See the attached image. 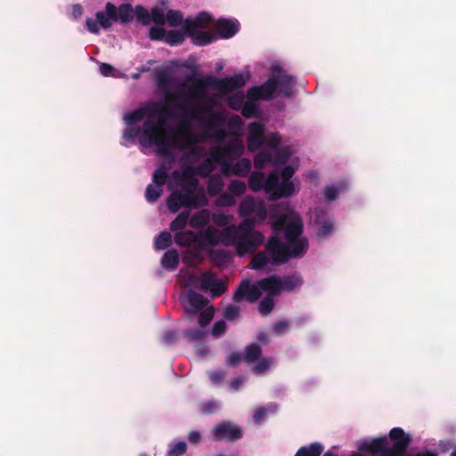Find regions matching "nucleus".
I'll list each match as a JSON object with an SVG mask.
<instances>
[{
    "mask_svg": "<svg viewBox=\"0 0 456 456\" xmlns=\"http://www.w3.org/2000/svg\"><path fill=\"white\" fill-rule=\"evenodd\" d=\"M277 232H283L286 242H282L277 236L269 238L266 250L276 265L287 263L290 258L303 256L308 249V240L302 237L303 221L299 215L280 216L273 224Z\"/></svg>",
    "mask_w": 456,
    "mask_h": 456,
    "instance_id": "nucleus-1",
    "label": "nucleus"
},
{
    "mask_svg": "<svg viewBox=\"0 0 456 456\" xmlns=\"http://www.w3.org/2000/svg\"><path fill=\"white\" fill-rule=\"evenodd\" d=\"M185 130V124H178L176 127H172L168 123H164L162 119H149L144 120L142 127L127 126L124 130L123 138L130 143H134L138 137L139 142L142 146L154 145L159 155L167 157L172 154L171 147L175 146V137Z\"/></svg>",
    "mask_w": 456,
    "mask_h": 456,
    "instance_id": "nucleus-2",
    "label": "nucleus"
},
{
    "mask_svg": "<svg viewBox=\"0 0 456 456\" xmlns=\"http://www.w3.org/2000/svg\"><path fill=\"white\" fill-rule=\"evenodd\" d=\"M191 85L183 83L180 89L174 93H167L166 99L169 101L181 102V104L172 106V111L180 117L181 120L198 119L201 112L210 111L215 105V100L206 92L205 98H195L191 95Z\"/></svg>",
    "mask_w": 456,
    "mask_h": 456,
    "instance_id": "nucleus-3",
    "label": "nucleus"
},
{
    "mask_svg": "<svg viewBox=\"0 0 456 456\" xmlns=\"http://www.w3.org/2000/svg\"><path fill=\"white\" fill-rule=\"evenodd\" d=\"M246 84V78L242 74H235L229 77L217 78L214 76L208 75L201 77H192L191 95L195 98H205L206 89L214 87L217 90L227 94L243 87Z\"/></svg>",
    "mask_w": 456,
    "mask_h": 456,
    "instance_id": "nucleus-4",
    "label": "nucleus"
},
{
    "mask_svg": "<svg viewBox=\"0 0 456 456\" xmlns=\"http://www.w3.org/2000/svg\"><path fill=\"white\" fill-rule=\"evenodd\" d=\"M176 116V113L172 111V106L167 102H149L141 108L126 113L124 116L125 122L127 126H134L142 121L144 118L145 120L162 119L164 123H167V119Z\"/></svg>",
    "mask_w": 456,
    "mask_h": 456,
    "instance_id": "nucleus-5",
    "label": "nucleus"
},
{
    "mask_svg": "<svg viewBox=\"0 0 456 456\" xmlns=\"http://www.w3.org/2000/svg\"><path fill=\"white\" fill-rule=\"evenodd\" d=\"M178 124H185V132H181L175 137V146L171 147L172 150H178L179 151H186L188 158L200 159L203 158L207 152L202 146H197L199 140L198 137L191 132V124L188 120H180Z\"/></svg>",
    "mask_w": 456,
    "mask_h": 456,
    "instance_id": "nucleus-6",
    "label": "nucleus"
},
{
    "mask_svg": "<svg viewBox=\"0 0 456 456\" xmlns=\"http://www.w3.org/2000/svg\"><path fill=\"white\" fill-rule=\"evenodd\" d=\"M208 204V199L203 189H200L197 194L174 191L167 200V206L170 212L176 213L182 207L202 208Z\"/></svg>",
    "mask_w": 456,
    "mask_h": 456,
    "instance_id": "nucleus-7",
    "label": "nucleus"
},
{
    "mask_svg": "<svg viewBox=\"0 0 456 456\" xmlns=\"http://www.w3.org/2000/svg\"><path fill=\"white\" fill-rule=\"evenodd\" d=\"M265 192L270 200L290 197L295 191L293 183H282L280 181V174L273 171L265 178Z\"/></svg>",
    "mask_w": 456,
    "mask_h": 456,
    "instance_id": "nucleus-8",
    "label": "nucleus"
},
{
    "mask_svg": "<svg viewBox=\"0 0 456 456\" xmlns=\"http://www.w3.org/2000/svg\"><path fill=\"white\" fill-rule=\"evenodd\" d=\"M231 239V245H235L239 256L253 253L263 244L264 235L260 232L236 235Z\"/></svg>",
    "mask_w": 456,
    "mask_h": 456,
    "instance_id": "nucleus-9",
    "label": "nucleus"
},
{
    "mask_svg": "<svg viewBox=\"0 0 456 456\" xmlns=\"http://www.w3.org/2000/svg\"><path fill=\"white\" fill-rule=\"evenodd\" d=\"M215 441L235 442L242 437L241 428L235 423L223 420L217 423L213 430Z\"/></svg>",
    "mask_w": 456,
    "mask_h": 456,
    "instance_id": "nucleus-10",
    "label": "nucleus"
},
{
    "mask_svg": "<svg viewBox=\"0 0 456 456\" xmlns=\"http://www.w3.org/2000/svg\"><path fill=\"white\" fill-rule=\"evenodd\" d=\"M276 90V76L273 75L262 85L250 87L247 92V99L268 101L273 97Z\"/></svg>",
    "mask_w": 456,
    "mask_h": 456,
    "instance_id": "nucleus-11",
    "label": "nucleus"
},
{
    "mask_svg": "<svg viewBox=\"0 0 456 456\" xmlns=\"http://www.w3.org/2000/svg\"><path fill=\"white\" fill-rule=\"evenodd\" d=\"M199 289L204 292L210 291L212 297L222 296L227 289L225 284L217 280L212 272H205L200 274Z\"/></svg>",
    "mask_w": 456,
    "mask_h": 456,
    "instance_id": "nucleus-12",
    "label": "nucleus"
},
{
    "mask_svg": "<svg viewBox=\"0 0 456 456\" xmlns=\"http://www.w3.org/2000/svg\"><path fill=\"white\" fill-rule=\"evenodd\" d=\"M389 437L394 444L387 452L395 456H404L411 443V437L402 428H392L389 432Z\"/></svg>",
    "mask_w": 456,
    "mask_h": 456,
    "instance_id": "nucleus-13",
    "label": "nucleus"
},
{
    "mask_svg": "<svg viewBox=\"0 0 456 456\" xmlns=\"http://www.w3.org/2000/svg\"><path fill=\"white\" fill-rule=\"evenodd\" d=\"M231 245V239L225 234V229L219 231L213 226H208L199 234V244L201 246H216L219 243Z\"/></svg>",
    "mask_w": 456,
    "mask_h": 456,
    "instance_id": "nucleus-14",
    "label": "nucleus"
},
{
    "mask_svg": "<svg viewBox=\"0 0 456 456\" xmlns=\"http://www.w3.org/2000/svg\"><path fill=\"white\" fill-rule=\"evenodd\" d=\"M273 75L276 76L277 89H279V94L289 98L292 96L295 86V77L291 75H288L279 66L272 67Z\"/></svg>",
    "mask_w": 456,
    "mask_h": 456,
    "instance_id": "nucleus-15",
    "label": "nucleus"
},
{
    "mask_svg": "<svg viewBox=\"0 0 456 456\" xmlns=\"http://www.w3.org/2000/svg\"><path fill=\"white\" fill-rule=\"evenodd\" d=\"M262 293L260 291L257 282L256 284H250L248 281H242L238 286L236 291L233 294L232 299L234 302H241L246 299L247 301L253 303L256 302Z\"/></svg>",
    "mask_w": 456,
    "mask_h": 456,
    "instance_id": "nucleus-16",
    "label": "nucleus"
},
{
    "mask_svg": "<svg viewBox=\"0 0 456 456\" xmlns=\"http://www.w3.org/2000/svg\"><path fill=\"white\" fill-rule=\"evenodd\" d=\"M105 12L112 20H120L122 23H128L134 18V9L131 4H120L118 8L109 2L105 5Z\"/></svg>",
    "mask_w": 456,
    "mask_h": 456,
    "instance_id": "nucleus-17",
    "label": "nucleus"
},
{
    "mask_svg": "<svg viewBox=\"0 0 456 456\" xmlns=\"http://www.w3.org/2000/svg\"><path fill=\"white\" fill-rule=\"evenodd\" d=\"M313 221L318 225V238L325 239L330 235L334 230L333 221L328 216L327 211L321 208H316L313 211Z\"/></svg>",
    "mask_w": 456,
    "mask_h": 456,
    "instance_id": "nucleus-18",
    "label": "nucleus"
},
{
    "mask_svg": "<svg viewBox=\"0 0 456 456\" xmlns=\"http://www.w3.org/2000/svg\"><path fill=\"white\" fill-rule=\"evenodd\" d=\"M251 169V160L247 158L240 159L235 164L232 161L224 163L222 168V175L224 176H230L232 175L245 177L247 176Z\"/></svg>",
    "mask_w": 456,
    "mask_h": 456,
    "instance_id": "nucleus-19",
    "label": "nucleus"
},
{
    "mask_svg": "<svg viewBox=\"0 0 456 456\" xmlns=\"http://www.w3.org/2000/svg\"><path fill=\"white\" fill-rule=\"evenodd\" d=\"M187 303L184 305V312L188 318H193L200 310L204 309L208 300L201 294L190 289L187 292Z\"/></svg>",
    "mask_w": 456,
    "mask_h": 456,
    "instance_id": "nucleus-20",
    "label": "nucleus"
},
{
    "mask_svg": "<svg viewBox=\"0 0 456 456\" xmlns=\"http://www.w3.org/2000/svg\"><path fill=\"white\" fill-rule=\"evenodd\" d=\"M265 143V126L260 122L248 125V150L256 151Z\"/></svg>",
    "mask_w": 456,
    "mask_h": 456,
    "instance_id": "nucleus-21",
    "label": "nucleus"
},
{
    "mask_svg": "<svg viewBox=\"0 0 456 456\" xmlns=\"http://www.w3.org/2000/svg\"><path fill=\"white\" fill-rule=\"evenodd\" d=\"M215 30L220 38H231L240 30V22L235 19H219L215 24Z\"/></svg>",
    "mask_w": 456,
    "mask_h": 456,
    "instance_id": "nucleus-22",
    "label": "nucleus"
},
{
    "mask_svg": "<svg viewBox=\"0 0 456 456\" xmlns=\"http://www.w3.org/2000/svg\"><path fill=\"white\" fill-rule=\"evenodd\" d=\"M260 291H266L269 296H278L281 292V277L278 275H270L266 278L257 281Z\"/></svg>",
    "mask_w": 456,
    "mask_h": 456,
    "instance_id": "nucleus-23",
    "label": "nucleus"
},
{
    "mask_svg": "<svg viewBox=\"0 0 456 456\" xmlns=\"http://www.w3.org/2000/svg\"><path fill=\"white\" fill-rule=\"evenodd\" d=\"M255 220L251 218H245L240 222L238 226L231 225L225 228V234L230 238H234L236 235L253 233Z\"/></svg>",
    "mask_w": 456,
    "mask_h": 456,
    "instance_id": "nucleus-24",
    "label": "nucleus"
},
{
    "mask_svg": "<svg viewBox=\"0 0 456 456\" xmlns=\"http://www.w3.org/2000/svg\"><path fill=\"white\" fill-rule=\"evenodd\" d=\"M226 159L233 161L244 153V144L240 139L234 138L229 141L224 147Z\"/></svg>",
    "mask_w": 456,
    "mask_h": 456,
    "instance_id": "nucleus-25",
    "label": "nucleus"
},
{
    "mask_svg": "<svg viewBox=\"0 0 456 456\" xmlns=\"http://www.w3.org/2000/svg\"><path fill=\"white\" fill-rule=\"evenodd\" d=\"M212 20V17L209 13L206 12H200L194 20L186 19L183 21V30L191 31L194 28H206Z\"/></svg>",
    "mask_w": 456,
    "mask_h": 456,
    "instance_id": "nucleus-26",
    "label": "nucleus"
},
{
    "mask_svg": "<svg viewBox=\"0 0 456 456\" xmlns=\"http://www.w3.org/2000/svg\"><path fill=\"white\" fill-rule=\"evenodd\" d=\"M184 32L191 37L192 44L198 46L208 45L215 39L213 34L198 28H194L191 31L184 30Z\"/></svg>",
    "mask_w": 456,
    "mask_h": 456,
    "instance_id": "nucleus-27",
    "label": "nucleus"
},
{
    "mask_svg": "<svg viewBox=\"0 0 456 456\" xmlns=\"http://www.w3.org/2000/svg\"><path fill=\"white\" fill-rule=\"evenodd\" d=\"M175 242L181 247H188L192 243H199V235L191 230L178 232L174 236Z\"/></svg>",
    "mask_w": 456,
    "mask_h": 456,
    "instance_id": "nucleus-28",
    "label": "nucleus"
},
{
    "mask_svg": "<svg viewBox=\"0 0 456 456\" xmlns=\"http://www.w3.org/2000/svg\"><path fill=\"white\" fill-rule=\"evenodd\" d=\"M262 347L257 343H251L245 347L243 361L247 363H253L262 356Z\"/></svg>",
    "mask_w": 456,
    "mask_h": 456,
    "instance_id": "nucleus-29",
    "label": "nucleus"
},
{
    "mask_svg": "<svg viewBox=\"0 0 456 456\" xmlns=\"http://www.w3.org/2000/svg\"><path fill=\"white\" fill-rule=\"evenodd\" d=\"M224 183L221 175L214 174L208 177L207 190L210 196L218 195L224 189Z\"/></svg>",
    "mask_w": 456,
    "mask_h": 456,
    "instance_id": "nucleus-30",
    "label": "nucleus"
},
{
    "mask_svg": "<svg viewBox=\"0 0 456 456\" xmlns=\"http://www.w3.org/2000/svg\"><path fill=\"white\" fill-rule=\"evenodd\" d=\"M179 265V255L176 249L167 250L161 258V265L169 271L177 268Z\"/></svg>",
    "mask_w": 456,
    "mask_h": 456,
    "instance_id": "nucleus-31",
    "label": "nucleus"
},
{
    "mask_svg": "<svg viewBox=\"0 0 456 456\" xmlns=\"http://www.w3.org/2000/svg\"><path fill=\"white\" fill-rule=\"evenodd\" d=\"M387 444L386 436L375 438L370 443L368 451L371 453H381L383 456H395L387 452L389 449L387 448Z\"/></svg>",
    "mask_w": 456,
    "mask_h": 456,
    "instance_id": "nucleus-32",
    "label": "nucleus"
},
{
    "mask_svg": "<svg viewBox=\"0 0 456 456\" xmlns=\"http://www.w3.org/2000/svg\"><path fill=\"white\" fill-rule=\"evenodd\" d=\"M281 291H292L303 284V280L300 275L294 273L281 278Z\"/></svg>",
    "mask_w": 456,
    "mask_h": 456,
    "instance_id": "nucleus-33",
    "label": "nucleus"
},
{
    "mask_svg": "<svg viewBox=\"0 0 456 456\" xmlns=\"http://www.w3.org/2000/svg\"><path fill=\"white\" fill-rule=\"evenodd\" d=\"M269 262L274 264L272 260L271 255L265 251L256 254L250 262V267L254 270L263 269Z\"/></svg>",
    "mask_w": 456,
    "mask_h": 456,
    "instance_id": "nucleus-34",
    "label": "nucleus"
},
{
    "mask_svg": "<svg viewBox=\"0 0 456 456\" xmlns=\"http://www.w3.org/2000/svg\"><path fill=\"white\" fill-rule=\"evenodd\" d=\"M258 203L259 200H256L251 197H246L240 205L239 215L243 217L252 216Z\"/></svg>",
    "mask_w": 456,
    "mask_h": 456,
    "instance_id": "nucleus-35",
    "label": "nucleus"
},
{
    "mask_svg": "<svg viewBox=\"0 0 456 456\" xmlns=\"http://www.w3.org/2000/svg\"><path fill=\"white\" fill-rule=\"evenodd\" d=\"M324 447L320 443H312L309 446H302L296 452L295 456H320Z\"/></svg>",
    "mask_w": 456,
    "mask_h": 456,
    "instance_id": "nucleus-36",
    "label": "nucleus"
},
{
    "mask_svg": "<svg viewBox=\"0 0 456 456\" xmlns=\"http://www.w3.org/2000/svg\"><path fill=\"white\" fill-rule=\"evenodd\" d=\"M265 175L260 171L253 172L248 178V187L253 191H260L265 187Z\"/></svg>",
    "mask_w": 456,
    "mask_h": 456,
    "instance_id": "nucleus-37",
    "label": "nucleus"
},
{
    "mask_svg": "<svg viewBox=\"0 0 456 456\" xmlns=\"http://www.w3.org/2000/svg\"><path fill=\"white\" fill-rule=\"evenodd\" d=\"M224 124V118L221 114L214 113L209 117L208 119V126L209 128H212L214 126H219L214 133V135L216 138L222 140L224 137V131L221 127Z\"/></svg>",
    "mask_w": 456,
    "mask_h": 456,
    "instance_id": "nucleus-38",
    "label": "nucleus"
},
{
    "mask_svg": "<svg viewBox=\"0 0 456 456\" xmlns=\"http://www.w3.org/2000/svg\"><path fill=\"white\" fill-rule=\"evenodd\" d=\"M190 218L188 211L181 212L170 224L169 228L172 232H183Z\"/></svg>",
    "mask_w": 456,
    "mask_h": 456,
    "instance_id": "nucleus-39",
    "label": "nucleus"
},
{
    "mask_svg": "<svg viewBox=\"0 0 456 456\" xmlns=\"http://www.w3.org/2000/svg\"><path fill=\"white\" fill-rule=\"evenodd\" d=\"M207 159L216 165L220 164L221 169L223 168V165L229 160L226 159L224 151L223 148H219L217 146L212 147L208 151V156Z\"/></svg>",
    "mask_w": 456,
    "mask_h": 456,
    "instance_id": "nucleus-40",
    "label": "nucleus"
},
{
    "mask_svg": "<svg viewBox=\"0 0 456 456\" xmlns=\"http://www.w3.org/2000/svg\"><path fill=\"white\" fill-rule=\"evenodd\" d=\"M185 36L187 35L183 28L182 30H169L167 31L165 42L172 46L179 45L184 41Z\"/></svg>",
    "mask_w": 456,
    "mask_h": 456,
    "instance_id": "nucleus-41",
    "label": "nucleus"
},
{
    "mask_svg": "<svg viewBox=\"0 0 456 456\" xmlns=\"http://www.w3.org/2000/svg\"><path fill=\"white\" fill-rule=\"evenodd\" d=\"M256 100L248 99L246 103L244 104L241 114L246 118H251L258 117L259 108L258 105L255 102Z\"/></svg>",
    "mask_w": 456,
    "mask_h": 456,
    "instance_id": "nucleus-42",
    "label": "nucleus"
},
{
    "mask_svg": "<svg viewBox=\"0 0 456 456\" xmlns=\"http://www.w3.org/2000/svg\"><path fill=\"white\" fill-rule=\"evenodd\" d=\"M211 260L218 265H224L229 262L231 255L224 249H211L209 251Z\"/></svg>",
    "mask_w": 456,
    "mask_h": 456,
    "instance_id": "nucleus-43",
    "label": "nucleus"
},
{
    "mask_svg": "<svg viewBox=\"0 0 456 456\" xmlns=\"http://www.w3.org/2000/svg\"><path fill=\"white\" fill-rule=\"evenodd\" d=\"M172 244V236L170 232H161L155 239V248L164 250Z\"/></svg>",
    "mask_w": 456,
    "mask_h": 456,
    "instance_id": "nucleus-44",
    "label": "nucleus"
},
{
    "mask_svg": "<svg viewBox=\"0 0 456 456\" xmlns=\"http://www.w3.org/2000/svg\"><path fill=\"white\" fill-rule=\"evenodd\" d=\"M216 168V165L206 159L199 166H197V175L202 178L209 177L211 173Z\"/></svg>",
    "mask_w": 456,
    "mask_h": 456,
    "instance_id": "nucleus-45",
    "label": "nucleus"
},
{
    "mask_svg": "<svg viewBox=\"0 0 456 456\" xmlns=\"http://www.w3.org/2000/svg\"><path fill=\"white\" fill-rule=\"evenodd\" d=\"M162 192H163L162 187L153 184V183H151L146 188V191H145L146 200L150 203L156 202L161 196Z\"/></svg>",
    "mask_w": 456,
    "mask_h": 456,
    "instance_id": "nucleus-46",
    "label": "nucleus"
},
{
    "mask_svg": "<svg viewBox=\"0 0 456 456\" xmlns=\"http://www.w3.org/2000/svg\"><path fill=\"white\" fill-rule=\"evenodd\" d=\"M157 83L159 87L164 91L165 95L167 93H170L168 91L170 86H171V78L166 70H161L157 73Z\"/></svg>",
    "mask_w": 456,
    "mask_h": 456,
    "instance_id": "nucleus-47",
    "label": "nucleus"
},
{
    "mask_svg": "<svg viewBox=\"0 0 456 456\" xmlns=\"http://www.w3.org/2000/svg\"><path fill=\"white\" fill-rule=\"evenodd\" d=\"M134 17L142 25H149L151 21L148 10L142 5H137L134 10Z\"/></svg>",
    "mask_w": 456,
    "mask_h": 456,
    "instance_id": "nucleus-48",
    "label": "nucleus"
},
{
    "mask_svg": "<svg viewBox=\"0 0 456 456\" xmlns=\"http://www.w3.org/2000/svg\"><path fill=\"white\" fill-rule=\"evenodd\" d=\"M215 314V308L213 306L202 309L199 312L198 323L201 327H206L210 323Z\"/></svg>",
    "mask_w": 456,
    "mask_h": 456,
    "instance_id": "nucleus-49",
    "label": "nucleus"
},
{
    "mask_svg": "<svg viewBox=\"0 0 456 456\" xmlns=\"http://www.w3.org/2000/svg\"><path fill=\"white\" fill-rule=\"evenodd\" d=\"M273 161L272 154L268 151H263L257 153L254 158V165L257 169H262L267 163Z\"/></svg>",
    "mask_w": 456,
    "mask_h": 456,
    "instance_id": "nucleus-50",
    "label": "nucleus"
},
{
    "mask_svg": "<svg viewBox=\"0 0 456 456\" xmlns=\"http://www.w3.org/2000/svg\"><path fill=\"white\" fill-rule=\"evenodd\" d=\"M274 308V300L272 296L265 297L258 305V311L263 316L268 315Z\"/></svg>",
    "mask_w": 456,
    "mask_h": 456,
    "instance_id": "nucleus-51",
    "label": "nucleus"
},
{
    "mask_svg": "<svg viewBox=\"0 0 456 456\" xmlns=\"http://www.w3.org/2000/svg\"><path fill=\"white\" fill-rule=\"evenodd\" d=\"M184 338L190 342H196L202 340L207 332L200 329H189L184 330Z\"/></svg>",
    "mask_w": 456,
    "mask_h": 456,
    "instance_id": "nucleus-52",
    "label": "nucleus"
},
{
    "mask_svg": "<svg viewBox=\"0 0 456 456\" xmlns=\"http://www.w3.org/2000/svg\"><path fill=\"white\" fill-rule=\"evenodd\" d=\"M166 21H167L170 26L175 27L184 20H183V13L180 11L168 10L166 16Z\"/></svg>",
    "mask_w": 456,
    "mask_h": 456,
    "instance_id": "nucleus-53",
    "label": "nucleus"
},
{
    "mask_svg": "<svg viewBox=\"0 0 456 456\" xmlns=\"http://www.w3.org/2000/svg\"><path fill=\"white\" fill-rule=\"evenodd\" d=\"M190 224L193 228L203 227L208 224V218L204 211L198 212L189 218Z\"/></svg>",
    "mask_w": 456,
    "mask_h": 456,
    "instance_id": "nucleus-54",
    "label": "nucleus"
},
{
    "mask_svg": "<svg viewBox=\"0 0 456 456\" xmlns=\"http://www.w3.org/2000/svg\"><path fill=\"white\" fill-rule=\"evenodd\" d=\"M228 190L233 196H240L246 191V183L240 180H232L228 186Z\"/></svg>",
    "mask_w": 456,
    "mask_h": 456,
    "instance_id": "nucleus-55",
    "label": "nucleus"
},
{
    "mask_svg": "<svg viewBox=\"0 0 456 456\" xmlns=\"http://www.w3.org/2000/svg\"><path fill=\"white\" fill-rule=\"evenodd\" d=\"M234 204H235L234 196L229 192H223L216 199V205L218 207L225 208V207L233 206Z\"/></svg>",
    "mask_w": 456,
    "mask_h": 456,
    "instance_id": "nucleus-56",
    "label": "nucleus"
},
{
    "mask_svg": "<svg viewBox=\"0 0 456 456\" xmlns=\"http://www.w3.org/2000/svg\"><path fill=\"white\" fill-rule=\"evenodd\" d=\"M167 180V173L163 167L157 169L154 172L153 177H152L153 184L159 185L163 188Z\"/></svg>",
    "mask_w": 456,
    "mask_h": 456,
    "instance_id": "nucleus-57",
    "label": "nucleus"
},
{
    "mask_svg": "<svg viewBox=\"0 0 456 456\" xmlns=\"http://www.w3.org/2000/svg\"><path fill=\"white\" fill-rule=\"evenodd\" d=\"M256 362H257L252 368V371L255 374H261L265 372L270 368L272 363V360L269 358H262Z\"/></svg>",
    "mask_w": 456,
    "mask_h": 456,
    "instance_id": "nucleus-58",
    "label": "nucleus"
},
{
    "mask_svg": "<svg viewBox=\"0 0 456 456\" xmlns=\"http://www.w3.org/2000/svg\"><path fill=\"white\" fill-rule=\"evenodd\" d=\"M187 444L185 442H178L170 445L167 455L168 456H182L185 453Z\"/></svg>",
    "mask_w": 456,
    "mask_h": 456,
    "instance_id": "nucleus-59",
    "label": "nucleus"
},
{
    "mask_svg": "<svg viewBox=\"0 0 456 456\" xmlns=\"http://www.w3.org/2000/svg\"><path fill=\"white\" fill-rule=\"evenodd\" d=\"M199 185V180L198 179H191L190 180H181V187L184 192L193 193L197 194Z\"/></svg>",
    "mask_w": 456,
    "mask_h": 456,
    "instance_id": "nucleus-60",
    "label": "nucleus"
},
{
    "mask_svg": "<svg viewBox=\"0 0 456 456\" xmlns=\"http://www.w3.org/2000/svg\"><path fill=\"white\" fill-rule=\"evenodd\" d=\"M217 403L214 400L204 402L200 405V411L204 415L213 414L217 411Z\"/></svg>",
    "mask_w": 456,
    "mask_h": 456,
    "instance_id": "nucleus-61",
    "label": "nucleus"
},
{
    "mask_svg": "<svg viewBox=\"0 0 456 456\" xmlns=\"http://www.w3.org/2000/svg\"><path fill=\"white\" fill-rule=\"evenodd\" d=\"M151 19L154 23L159 26L164 25L166 23V16L164 14V12L157 6L151 9Z\"/></svg>",
    "mask_w": 456,
    "mask_h": 456,
    "instance_id": "nucleus-62",
    "label": "nucleus"
},
{
    "mask_svg": "<svg viewBox=\"0 0 456 456\" xmlns=\"http://www.w3.org/2000/svg\"><path fill=\"white\" fill-rule=\"evenodd\" d=\"M167 31L162 27H151L149 31V37L151 40L165 41Z\"/></svg>",
    "mask_w": 456,
    "mask_h": 456,
    "instance_id": "nucleus-63",
    "label": "nucleus"
},
{
    "mask_svg": "<svg viewBox=\"0 0 456 456\" xmlns=\"http://www.w3.org/2000/svg\"><path fill=\"white\" fill-rule=\"evenodd\" d=\"M96 20L98 21V25H100L102 28L104 29H108L111 27L112 25V19H110L108 15H107V12H97L96 14Z\"/></svg>",
    "mask_w": 456,
    "mask_h": 456,
    "instance_id": "nucleus-64",
    "label": "nucleus"
}]
</instances>
